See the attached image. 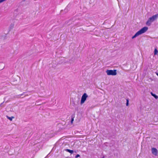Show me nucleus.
<instances>
[{"label": "nucleus", "mask_w": 158, "mask_h": 158, "mask_svg": "<svg viewBox=\"0 0 158 158\" xmlns=\"http://www.w3.org/2000/svg\"><path fill=\"white\" fill-rule=\"evenodd\" d=\"M148 28L147 27H143L137 32L132 37V39H134L139 35L145 33L148 30Z\"/></svg>", "instance_id": "1"}, {"label": "nucleus", "mask_w": 158, "mask_h": 158, "mask_svg": "<svg viewBox=\"0 0 158 158\" xmlns=\"http://www.w3.org/2000/svg\"><path fill=\"white\" fill-rule=\"evenodd\" d=\"M148 28L147 27H143L137 32L132 37V39H134L139 35L145 33L148 30Z\"/></svg>", "instance_id": "2"}, {"label": "nucleus", "mask_w": 158, "mask_h": 158, "mask_svg": "<svg viewBox=\"0 0 158 158\" xmlns=\"http://www.w3.org/2000/svg\"><path fill=\"white\" fill-rule=\"evenodd\" d=\"M158 17V14L153 15L152 17L149 18L146 23L147 26H149L151 25L152 22L156 20Z\"/></svg>", "instance_id": "3"}, {"label": "nucleus", "mask_w": 158, "mask_h": 158, "mask_svg": "<svg viewBox=\"0 0 158 158\" xmlns=\"http://www.w3.org/2000/svg\"><path fill=\"white\" fill-rule=\"evenodd\" d=\"M116 70H107L106 71V73L108 75L114 76L117 74Z\"/></svg>", "instance_id": "4"}, {"label": "nucleus", "mask_w": 158, "mask_h": 158, "mask_svg": "<svg viewBox=\"0 0 158 158\" xmlns=\"http://www.w3.org/2000/svg\"><path fill=\"white\" fill-rule=\"evenodd\" d=\"M88 96L86 93H84L82 96L81 101V104L82 105L84 103L86 100V98Z\"/></svg>", "instance_id": "5"}, {"label": "nucleus", "mask_w": 158, "mask_h": 158, "mask_svg": "<svg viewBox=\"0 0 158 158\" xmlns=\"http://www.w3.org/2000/svg\"><path fill=\"white\" fill-rule=\"evenodd\" d=\"M152 153L155 156H157L158 154V151L157 149L154 148H152Z\"/></svg>", "instance_id": "6"}, {"label": "nucleus", "mask_w": 158, "mask_h": 158, "mask_svg": "<svg viewBox=\"0 0 158 158\" xmlns=\"http://www.w3.org/2000/svg\"><path fill=\"white\" fill-rule=\"evenodd\" d=\"M65 150L67 152H69L71 154H72L73 152V150H70L69 149H65Z\"/></svg>", "instance_id": "7"}, {"label": "nucleus", "mask_w": 158, "mask_h": 158, "mask_svg": "<svg viewBox=\"0 0 158 158\" xmlns=\"http://www.w3.org/2000/svg\"><path fill=\"white\" fill-rule=\"evenodd\" d=\"M151 94L152 96L154 97L156 99L158 98V96L156 95L155 94H153L152 93H151Z\"/></svg>", "instance_id": "8"}, {"label": "nucleus", "mask_w": 158, "mask_h": 158, "mask_svg": "<svg viewBox=\"0 0 158 158\" xmlns=\"http://www.w3.org/2000/svg\"><path fill=\"white\" fill-rule=\"evenodd\" d=\"M74 115H72L71 116V123L73 124V122L74 121Z\"/></svg>", "instance_id": "9"}, {"label": "nucleus", "mask_w": 158, "mask_h": 158, "mask_svg": "<svg viewBox=\"0 0 158 158\" xmlns=\"http://www.w3.org/2000/svg\"><path fill=\"white\" fill-rule=\"evenodd\" d=\"M6 117H7V118L9 119L10 121H12V118H14V117H13V116H12L11 117H9L8 116H6Z\"/></svg>", "instance_id": "10"}, {"label": "nucleus", "mask_w": 158, "mask_h": 158, "mask_svg": "<svg viewBox=\"0 0 158 158\" xmlns=\"http://www.w3.org/2000/svg\"><path fill=\"white\" fill-rule=\"evenodd\" d=\"M158 53V51L156 49H155L154 51V55H157Z\"/></svg>", "instance_id": "11"}, {"label": "nucleus", "mask_w": 158, "mask_h": 158, "mask_svg": "<svg viewBox=\"0 0 158 158\" xmlns=\"http://www.w3.org/2000/svg\"><path fill=\"white\" fill-rule=\"evenodd\" d=\"M24 93H24H24H23V94H21L18 95H16V98H20L21 96H23V94H24Z\"/></svg>", "instance_id": "12"}, {"label": "nucleus", "mask_w": 158, "mask_h": 158, "mask_svg": "<svg viewBox=\"0 0 158 158\" xmlns=\"http://www.w3.org/2000/svg\"><path fill=\"white\" fill-rule=\"evenodd\" d=\"M128 102H129L128 100V99H127V102H126V105L127 106H128V104H129Z\"/></svg>", "instance_id": "13"}, {"label": "nucleus", "mask_w": 158, "mask_h": 158, "mask_svg": "<svg viewBox=\"0 0 158 158\" xmlns=\"http://www.w3.org/2000/svg\"><path fill=\"white\" fill-rule=\"evenodd\" d=\"M80 156V155L79 154H77L75 158H77L78 157H79Z\"/></svg>", "instance_id": "14"}, {"label": "nucleus", "mask_w": 158, "mask_h": 158, "mask_svg": "<svg viewBox=\"0 0 158 158\" xmlns=\"http://www.w3.org/2000/svg\"><path fill=\"white\" fill-rule=\"evenodd\" d=\"M6 0H0V3H1Z\"/></svg>", "instance_id": "15"}, {"label": "nucleus", "mask_w": 158, "mask_h": 158, "mask_svg": "<svg viewBox=\"0 0 158 158\" xmlns=\"http://www.w3.org/2000/svg\"><path fill=\"white\" fill-rule=\"evenodd\" d=\"M4 102H3L2 103H1L0 105V106L3 104V103Z\"/></svg>", "instance_id": "16"}, {"label": "nucleus", "mask_w": 158, "mask_h": 158, "mask_svg": "<svg viewBox=\"0 0 158 158\" xmlns=\"http://www.w3.org/2000/svg\"><path fill=\"white\" fill-rule=\"evenodd\" d=\"M156 74H157V75H158V73H156Z\"/></svg>", "instance_id": "17"}, {"label": "nucleus", "mask_w": 158, "mask_h": 158, "mask_svg": "<svg viewBox=\"0 0 158 158\" xmlns=\"http://www.w3.org/2000/svg\"><path fill=\"white\" fill-rule=\"evenodd\" d=\"M11 25H12V26H14V25L13 24H11Z\"/></svg>", "instance_id": "18"}, {"label": "nucleus", "mask_w": 158, "mask_h": 158, "mask_svg": "<svg viewBox=\"0 0 158 158\" xmlns=\"http://www.w3.org/2000/svg\"><path fill=\"white\" fill-rule=\"evenodd\" d=\"M27 95H26L25 96H27Z\"/></svg>", "instance_id": "19"}, {"label": "nucleus", "mask_w": 158, "mask_h": 158, "mask_svg": "<svg viewBox=\"0 0 158 158\" xmlns=\"http://www.w3.org/2000/svg\"><path fill=\"white\" fill-rule=\"evenodd\" d=\"M102 158H104V157H103Z\"/></svg>", "instance_id": "20"}]
</instances>
